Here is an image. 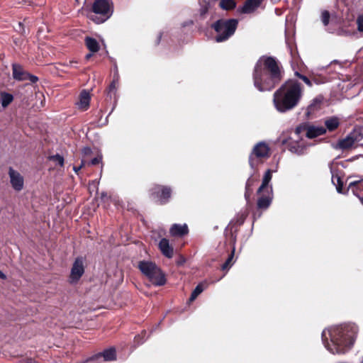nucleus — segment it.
<instances>
[{
    "label": "nucleus",
    "instance_id": "24",
    "mask_svg": "<svg viewBox=\"0 0 363 363\" xmlns=\"http://www.w3.org/2000/svg\"><path fill=\"white\" fill-rule=\"evenodd\" d=\"M89 93L86 90H83L79 95V101L77 103L79 108L82 110H86L89 106Z\"/></svg>",
    "mask_w": 363,
    "mask_h": 363
},
{
    "label": "nucleus",
    "instance_id": "25",
    "mask_svg": "<svg viewBox=\"0 0 363 363\" xmlns=\"http://www.w3.org/2000/svg\"><path fill=\"white\" fill-rule=\"evenodd\" d=\"M85 44L91 52H96L99 50V45L97 40L91 37L85 38Z\"/></svg>",
    "mask_w": 363,
    "mask_h": 363
},
{
    "label": "nucleus",
    "instance_id": "28",
    "mask_svg": "<svg viewBox=\"0 0 363 363\" xmlns=\"http://www.w3.org/2000/svg\"><path fill=\"white\" fill-rule=\"evenodd\" d=\"M340 122L339 119L336 117H332L329 119L326 120L325 122V125L330 131H333L337 128L339 126Z\"/></svg>",
    "mask_w": 363,
    "mask_h": 363
},
{
    "label": "nucleus",
    "instance_id": "26",
    "mask_svg": "<svg viewBox=\"0 0 363 363\" xmlns=\"http://www.w3.org/2000/svg\"><path fill=\"white\" fill-rule=\"evenodd\" d=\"M350 189L355 196L359 197V191L363 189V183L361 181L350 182L347 187V190Z\"/></svg>",
    "mask_w": 363,
    "mask_h": 363
},
{
    "label": "nucleus",
    "instance_id": "16",
    "mask_svg": "<svg viewBox=\"0 0 363 363\" xmlns=\"http://www.w3.org/2000/svg\"><path fill=\"white\" fill-rule=\"evenodd\" d=\"M259 181V175L254 174L248 178L245 184V198L248 202L250 200V197L253 194L254 186Z\"/></svg>",
    "mask_w": 363,
    "mask_h": 363
},
{
    "label": "nucleus",
    "instance_id": "19",
    "mask_svg": "<svg viewBox=\"0 0 363 363\" xmlns=\"http://www.w3.org/2000/svg\"><path fill=\"white\" fill-rule=\"evenodd\" d=\"M326 133V129L323 126L308 125L306 137L308 138H314L322 135Z\"/></svg>",
    "mask_w": 363,
    "mask_h": 363
},
{
    "label": "nucleus",
    "instance_id": "39",
    "mask_svg": "<svg viewBox=\"0 0 363 363\" xmlns=\"http://www.w3.org/2000/svg\"><path fill=\"white\" fill-rule=\"evenodd\" d=\"M358 30L360 32H363V16L359 17L357 20Z\"/></svg>",
    "mask_w": 363,
    "mask_h": 363
},
{
    "label": "nucleus",
    "instance_id": "8",
    "mask_svg": "<svg viewBox=\"0 0 363 363\" xmlns=\"http://www.w3.org/2000/svg\"><path fill=\"white\" fill-rule=\"evenodd\" d=\"M341 165L342 167H345L342 162L336 164V167L335 166L333 162L330 164V172L332 174V182L334 185L336 186V190L340 194H345L348 192L349 190L344 189L343 188V181L342 178L344 177V172L342 170H340L337 167Z\"/></svg>",
    "mask_w": 363,
    "mask_h": 363
},
{
    "label": "nucleus",
    "instance_id": "50",
    "mask_svg": "<svg viewBox=\"0 0 363 363\" xmlns=\"http://www.w3.org/2000/svg\"><path fill=\"white\" fill-rule=\"evenodd\" d=\"M0 279H6V274L4 273H3L1 270H0Z\"/></svg>",
    "mask_w": 363,
    "mask_h": 363
},
{
    "label": "nucleus",
    "instance_id": "7",
    "mask_svg": "<svg viewBox=\"0 0 363 363\" xmlns=\"http://www.w3.org/2000/svg\"><path fill=\"white\" fill-rule=\"evenodd\" d=\"M363 138V127L355 128L345 138L340 140L333 147L337 150H347L352 147L356 142Z\"/></svg>",
    "mask_w": 363,
    "mask_h": 363
},
{
    "label": "nucleus",
    "instance_id": "20",
    "mask_svg": "<svg viewBox=\"0 0 363 363\" xmlns=\"http://www.w3.org/2000/svg\"><path fill=\"white\" fill-rule=\"evenodd\" d=\"M272 171L271 169H267L264 175L262 184L257 190V194L268 191V190H269L270 192H272V186L269 187V183L272 179Z\"/></svg>",
    "mask_w": 363,
    "mask_h": 363
},
{
    "label": "nucleus",
    "instance_id": "32",
    "mask_svg": "<svg viewBox=\"0 0 363 363\" xmlns=\"http://www.w3.org/2000/svg\"><path fill=\"white\" fill-rule=\"evenodd\" d=\"M321 104V99L318 98L314 99L311 104L308 107V111L311 112L314 111L315 110L318 109L320 104Z\"/></svg>",
    "mask_w": 363,
    "mask_h": 363
},
{
    "label": "nucleus",
    "instance_id": "56",
    "mask_svg": "<svg viewBox=\"0 0 363 363\" xmlns=\"http://www.w3.org/2000/svg\"><path fill=\"white\" fill-rule=\"evenodd\" d=\"M160 38H161V35H159V38H158L159 41L160 40Z\"/></svg>",
    "mask_w": 363,
    "mask_h": 363
},
{
    "label": "nucleus",
    "instance_id": "41",
    "mask_svg": "<svg viewBox=\"0 0 363 363\" xmlns=\"http://www.w3.org/2000/svg\"><path fill=\"white\" fill-rule=\"evenodd\" d=\"M186 262V259L184 257L181 256L179 259V260L177 261V264L178 266L183 265L184 262Z\"/></svg>",
    "mask_w": 363,
    "mask_h": 363
},
{
    "label": "nucleus",
    "instance_id": "57",
    "mask_svg": "<svg viewBox=\"0 0 363 363\" xmlns=\"http://www.w3.org/2000/svg\"><path fill=\"white\" fill-rule=\"evenodd\" d=\"M43 101H41V106H43Z\"/></svg>",
    "mask_w": 363,
    "mask_h": 363
},
{
    "label": "nucleus",
    "instance_id": "36",
    "mask_svg": "<svg viewBox=\"0 0 363 363\" xmlns=\"http://www.w3.org/2000/svg\"><path fill=\"white\" fill-rule=\"evenodd\" d=\"M244 220H245V217L243 216H240L236 220L235 223H234V220H232L229 223H228V227L230 225H242L243 223H244Z\"/></svg>",
    "mask_w": 363,
    "mask_h": 363
},
{
    "label": "nucleus",
    "instance_id": "6",
    "mask_svg": "<svg viewBox=\"0 0 363 363\" xmlns=\"http://www.w3.org/2000/svg\"><path fill=\"white\" fill-rule=\"evenodd\" d=\"M91 11L94 14L89 18L96 23H102L108 20L113 13V6L108 0H95Z\"/></svg>",
    "mask_w": 363,
    "mask_h": 363
},
{
    "label": "nucleus",
    "instance_id": "45",
    "mask_svg": "<svg viewBox=\"0 0 363 363\" xmlns=\"http://www.w3.org/2000/svg\"><path fill=\"white\" fill-rule=\"evenodd\" d=\"M101 199L104 201H106L107 200H108V196L107 194L105 192H102L101 194Z\"/></svg>",
    "mask_w": 363,
    "mask_h": 363
},
{
    "label": "nucleus",
    "instance_id": "10",
    "mask_svg": "<svg viewBox=\"0 0 363 363\" xmlns=\"http://www.w3.org/2000/svg\"><path fill=\"white\" fill-rule=\"evenodd\" d=\"M84 261L82 257H77L71 269L69 277L70 284H76L84 274Z\"/></svg>",
    "mask_w": 363,
    "mask_h": 363
},
{
    "label": "nucleus",
    "instance_id": "13",
    "mask_svg": "<svg viewBox=\"0 0 363 363\" xmlns=\"http://www.w3.org/2000/svg\"><path fill=\"white\" fill-rule=\"evenodd\" d=\"M270 148L265 142L257 143L252 149V155L256 157H269L270 156Z\"/></svg>",
    "mask_w": 363,
    "mask_h": 363
},
{
    "label": "nucleus",
    "instance_id": "55",
    "mask_svg": "<svg viewBox=\"0 0 363 363\" xmlns=\"http://www.w3.org/2000/svg\"><path fill=\"white\" fill-rule=\"evenodd\" d=\"M226 231H227V228H225V230H224V235H226Z\"/></svg>",
    "mask_w": 363,
    "mask_h": 363
},
{
    "label": "nucleus",
    "instance_id": "49",
    "mask_svg": "<svg viewBox=\"0 0 363 363\" xmlns=\"http://www.w3.org/2000/svg\"><path fill=\"white\" fill-rule=\"evenodd\" d=\"M221 268H222V269H223V270H225V269H227V260H225V261L223 263V264H222V266H221Z\"/></svg>",
    "mask_w": 363,
    "mask_h": 363
},
{
    "label": "nucleus",
    "instance_id": "15",
    "mask_svg": "<svg viewBox=\"0 0 363 363\" xmlns=\"http://www.w3.org/2000/svg\"><path fill=\"white\" fill-rule=\"evenodd\" d=\"M104 358V361H113L116 359V352L115 348L110 347L108 349L104 350L101 352H99L94 355H93L90 359L91 360H96L100 358Z\"/></svg>",
    "mask_w": 363,
    "mask_h": 363
},
{
    "label": "nucleus",
    "instance_id": "46",
    "mask_svg": "<svg viewBox=\"0 0 363 363\" xmlns=\"http://www.w3.org/2000/svg\"><path fill=\"white\" fill-rule=\"evenodd\" d=\"M48 159H64L62 156H60L59 154H56L55 155L50 156Z\"/></svg>",
    "mask_w": 363,
    "mask_h": 363
},
{
    "label": "nucleus",
    "instance_id": "38",
    "mask_svg": "<svg viewBox=\"0 0 363 363\" xmlns=\"http://www.w3.org/2000/svg\"><path fill=\"white\" fill-rule=\"evenodd\" d=\"M26 80H29L32 83H35L38 81V78L33 74H30L28 72V76H26Z\"/></svg>",
    "mask_w": 363,
    "mask_h": 363
},
{
    "label": "nucleus",
    "instance_id": "1",
    "mask_svg": "<svg viewBox=\"0 0 363 363\" xmlns=\"http://www.w3.org/2000/svg\"><path fill=\"white\" fill-rule=\"evenodd\" d=\"M283 72L276 58L262 56L255 66L252 75L254 86L259 91H270L281 81Z\"/></svg>",
    "mask_w": 363,
    "mask_h": 363
},
{
    "label": "nucleus",
    "instance_id": "4",
    "mask_svg": "<svg viewBox=\"0 0 363 363\" xmlns=\"http://www.w3.org/2000/svg\"><path fill=\"white\" fill-rule=\"evenodd\" d=\"M138 268L147 279L155 286H162L167 283L166 275L162 269L155 262L142 260L138 262Z\"/></svg>",
    "mask_w": 363,
    "mask_h": 363
},
{
    "label": "nucleus",
    "instance_id": "43",
    "mask_svg": "<svg viewBox=\"0 0 363 363\" xmlns=\"http://www.w3.org/2000/svg\"><path fill=\"white\" fill-rule=\"evenodd\" d=\"M102 160H89V165L95 166L100 164Z\"/></svg>",
    "mask_w": 363,
    "mask_h": 363
},
{
    "label": "nucleus",
    "instance_id": "14",
    "mask_svg": "<svg viewBox=\"0 0 363 363\" xmlns=\"http://www.w3.org/2000/svg\"><path fill=\"white\" fill-rule=\"evenodd\" d=\"M263 1L264 0H247L243 6L238 9V11L242 13H252L261 6Z\"/></svg>",
    "mask_w": 363,
    "mask_h": 363
},
{
    "label": "nucleus",
    "instance_id": "17",
    "mask_svg": "<svg viewBox=\"0 0 363 363\" xmlns=\"http://www.w3.org/2000/svg\"><path fill=\"white\" fill-rule=\"evenodd\" d=\"M169 233L173 237H184L189 233V228L186 224H173L170 229Z\"/></svg>",
    "mask_w": 363,
    "mask_h": 363
},
{
    "label": "nucleus",
    "instance_id": "52",
    "mask_svg": "<svg viewBox=\"0 0 363 363\" xmlns=\"http://www.w3.org/2000/svg\"><path fill=\"white\" fill-rule=\"evenodd\" d=\"M57 161H58L59 164H60V166H63V165H64V161H65V160H57Z\"/></svg>",
    "mask_w": 363,
    "mask_h": 363
},
{
    "label": "nucleus",
    "instance_id": "54",
    "mask_svg": "<svg viewBox=\"0 0 363 363\" xmlns=\"http://www.w3.org/2000/svg\"><path fill=\"white\" fill-rule=\"evenodd\" d=\"M358 198L359 199V200H360V201H361L362 204H363V196H362V197H361V196H359V197H358Z\"/></svg>",
    "mask_w": 363,
    "mask_h": 363
},
{
    "label": "nucleus",
    "instance_id": "21",
    "mask_svg": "<svg viewBox=\"0 0 363 363\" xmlns=\"http://www.w3.org/2000/svg\"><path fill=\"white\" fill-rule=\"evenodd\" d=\"M13 77L18 81H26L28 72L24 71L23 68L18 64L12 65Z\"/></svg>",
    "mask_w": 363,
    "mask_h": 363
},
{
    "label": "nucleus",
    "instance_id": "31",
    "mask_svg": "<svg viewBox=\"0 0 363 363\" xmlns=\"http://www.w3.org/2000/svg\"><path fill=\"white\" fill-rule=\"evenodd\" d=\"M307 128H308V124L306 123H302L301 125H299L298 126H297L295 129V131H294V137L297 138H301L300 136H301V134L306 132V133H307Z\"/></svg>",
    "mask_w": 363,
    "mask_h": 363
},
{
    "label": "nucleus",
    "instance_id": "18",
    "mask_svg": "<svg viewBox=\"0 0 363 363\" xmlns=\"http://www.w3.org/2000/svg\"><path fill=\"white\" fill-rule=\"evenodd\" d=\"M159 249L162 254L167 258H172L174 255V248L169 244V241L167 238H162L158 245Z\"/></svg>",
    "mask_w": 363,
    "mask_h": 363
},
{
    "label": "nucleus",
    "instance_id": "51",
    "mask_svg": "<svg viewBox=\"0 0 363 363\" xmlns=\"http://www.w3.org/2000/svg\"><path fill=\"white\" fill-rule=\"evenodd\" d=\"M69 65L70 66H72V65H74V64H77V61H75V60H71V61H69Z\"/></svg>",
    "mask_w": 363,
    "mask_h": 363
},
{
    "label": "nucleus",
    "instance_id": "30",
    "mask_svg": "<svg viewBox=\"0 0 363 363\" xmlns=\"http://www.w3.org/2000/svg\"><path fill=\"white\" fill-rule=\"evenodd\" d=\"M238 24V20L228 19V38L235 33Z\"/></svg>",
    "mask_w": 363,
    "mask_h": 363
},
{
    "label": "nucleus",
    "instance_id": "37",
    "mask_svg": "<svg viewBox=\"0 0 363 363\" xmlns=\"http://www.w3.org/2000/svg\"><path fill=\"white\" fill-rule=\"evenodd\" d=\"M86 161L87 160H82V163L80 165H79V166L74 165L73 166V170L75 172V173L77 174H78V175L79 174V172H80L81 169L82 168L83 166L85 165Z\"/></svg>",
    "mask_w": 363,
    "mask_h": 363
},
{
    "label": "nucleus",
    "instance_id": "22",
    "mask_svg": "<svg viewBox=\"0 0 363 363\" xmlns=\"http://www.w3.org/2000/svg\"><path fill=\"white\" fill-rule=\"evenodd\" d=\"M267 195H262L257 200V208L259 209H267L270 206L272 201V196H270V191H266Z\"/></svg>",
    "mask_w": 363,
    "mask_h": 363
},
{
    "label": "nucleus",
    "instance_id": "2",
    "mask_svg": "<svg viewBox=\"0 0 363 363\" xmlns=\"http://www.w3.org/2000/svg\"><path fill=\"white\" fill-rule=\"evenodd\" d=\"M358 333V327L354 324H349L344 327H336L329 330L331 345L325 337V331L322 333V338L325 347L333 354H344L352 347Z\"/></svg>",
    "mask_w": 363,
    "mask_h": 363
},
{
    "label": "nucleus",
    "instance_id": "11",
    "mask_svg": "<svg viewBox=\"0 0 363 363\" xmlns=\"http://www.w3.org/2000/svg\"><path fill=\"white\" fill-rule=\"evenodd\" d=\"M211 28L216 33L215 35L216 42L220 43L227 39V20H218L212 24Z\"/></svg>",
    "mask_w": 363,
    "mask_h": 363
},
{
    "label": "nucleus",
    "instance_id": "34",
    "mask_svg": "<svg viewBox=\"0 0 363 363\" xmlns=\"http://www.w3.org/2000/svg\"><path fill=\"white\" fill-rule=\"evenodd\" d=\"M295 74L301 79H302L308 86H312L311 81L306 76L301 74L298 72H296Z\"/></svg>",
    "mask_w": 363,
    "mask_h": 363
},
{
    "label": "nucleus",
    "instance_id": "9",
    "mask_svg": "<svg viewBox=\"0 0 363 363\" xmlns=\"http://www.w3.org/2000/svg\"><path fill=\"white\" fill-rule=\"evenodd\" d=\"M281 143L285 145L286 148L290 152L297 155L303 153L307 146L304 140L296 137H289L287 139H282Z\"/></svg>",
    "mask_w": 363,
    "mask_h": 363
},
{
    "label": "nucleus",
    "instance_id": "12",
    "mask_svg": "<svg viewBox=\"0 0 363 363\" xmlns=\"http://www.w3.org/2000/svg\"><path fill=\"white\" fill-rule=\"evenodd\" d=\"M8 173L12 188L16 191H21L24 186L23 177L20 172L13 169L12 167H9Z\"/></svg>",
    "mask_w": 363,
    "mask_h": 363
},
{
    "label": "nucleus",
    "instance_id": "27",
    "mask_svg": "<svg viewBox=\"0 0 363 363\" xmlns=\"http://www.w3.org/2000/svg\"><path fill=\"white\" fill-rule=\"evenodd\" d=\"M13 100L12 94L3 92L0 96V101L3 108L7 107Z\"/></svg>",
    "mask_w": 363,
    "mask_h": 363
},
{
    "label": "nucleus",
    "instance_id": "3",
    "mask_svg": "<svg viewBox=\"0 0 363 363\" xmlns=\"http://www.w3.org/2000/svg\"><path fill=\"white\" fill-rule=\"evenodd\" d=\"M303 96V88L298 81L285 82L273 94V104L276 110L286 113L298 106Z\"/></svg>",
    "mask_w": 363,
    "mask_h": 363
},
{
    "label": "nucleus",
    "instance_id": "44",
    "mask_svg": "<svg viewBox=\"0 0 363 363\" xmlns=\"http://www.w3.org/2000/svg\"><path fill=\"white\" fill-rule=\"evenodd\" d=\"M116 89V81L113 80L112 82V83L109 86V92H111V91H114Z\"/></svg>",
    "mask_w": 363,
    "mask_h": 363
},
{
    "label": "nucleus",
    "instance_id": "29",
    "mask_svg": "<svg viewBox=\"0 0 363 363\" xmlns=\"http://www.w3.org/2000/svg\"><path fill=\"white\" fill-rule=\"evenodd\" d=\"M203 289L204 288L203 284H199L194 289V291L191 292L189 301L193 302L197 298V296L203 291Z\"/></svg>",
    "mask_w": 363,
    "mask_h": 363
},
{
    "label": "nucleus",
    "instance_id": "5",
    "mask_svg": "<svg viewBox=\"0 0 363 363\" xmlns=\"http://www.w3.org/2000/svg\"><path fill=\"white\" fill-rule=\"evenodd\" d=\"M172 193L170 186L154 184L148 190V196L156 205L164 206L170 202Z\"/></svg>",
    "mask_w": 363,
    "mask_h": 363
},
{
    "label": "nucleus",
    "instance_id": "40",
    "mask_svg": "<svg viewBox=\"0 0 363 363\" xmlns=\"http://www.w3.org/2000/svg\"><path fill=\"white\" fill-rule=\"evenodd\" d=\"M236 6V3L234 0H228V10L233 9Z\"/></svg>",
    "mask_w": 363,
    "mask_h": 363
},
{
    "label": "nucleus",
    "instance_id": "42",
    "mask_svg": "<svg viewBox=\"0 0 363 363\" xmlns=\"http://www.w3.org/2000/svg\"><path fill=\"white\" fill-rule=\"evenodd\" d=\"M220 6L223 10H227V0H221L220 2Z\"/></svg>",
    "mask_w": 363,
    "mask_h": 363
},
{
    "label": "nucleus",
    "instance_id": "23",
    "mask_svg": "<svg viewBox=\"0 0 363 363\" xmlns=\"http://www.w3.org/2000/svg\"><path fill=\"white\" fill-rule=\"evenodd\" d=\"M82 154L83 157H89V159L102 158V154L97 148H94L92 150L90 147H85L82 150Z\"/></svg>",
    "mask_w": 363,
    "mask_h": 363
},
{
    "label": "nucleus",
    "instance_id": "47",
    "mask_svg": "<svg viewBox=\"0 0 363 363\" xmlns=\"http://www.w3.org/2000/svg\"><path fill=\"white\" fill-rule=\"evenodd\" d=\"M26 363H38V362L34 359L28 358L26 359Z\"/></svg>",
    "mask_w": 363,
    "mask_h": 363
},
{
    "label": "nucleus",
    "instance_id": "35",
    "mask_svg": "<svg viewBox=\"0 0 363 363\" xmlns=\"http://www.w3.org/2000/svg\"><path fill=\"white\" fill-rule=\"evenodd\" d=\"M234 254H235V246L233 245V249L231 250V253H230V255H228V269L231 267V266L235 262V261H233Z\"/></svg>",
    "mask_w": 363,
    "mask_h": 363
},
{
    "label": "nucleus",
    "instance_id": "48",
    "mask_svg": "<svg viewBox=\"0 0 363 363\" xmlns=\"http://www.w3.org/2000/svg\"><path fill=\"white\" fill-rule=\"evenodd\" d=\"M207 10H208V8L206 6H205L204 7H203L201 9V14H204L207 12Z\"/></svg>",
    "mask_w": 363,
    "mask_h": 363
},
{
    "label": "nucleus",
    "instance_id": "53",
    "mask_svg": "<svg viewBox=\"0 0 363 363\" xmlns=\"http://www.w3.org/2000/svg\"><path fill=\"white\" fill-rule=\"evenodd\" d=\"M91 56H92V54H91V53L87 54V55H86V60H88V59H89Z\"/></svg>",
    "mask_w": 363,
    "mask_h": 363
},
{
    "label": "nucleus",
    "instance_id": "33",
    "mask_svg": "<svg viewBox=\"0 0 363 363\" xmlns=\"http://www.w3.org/2000/svg\"><path fill=\"white\" fill-rule=\"evenodd\" d=\"M321 21L324 26H328L330 21V13L328 11H323L321 13Z\"/></svg>",
    "mask_w": 363,
    "mask_h": 363
}]
</instances>
